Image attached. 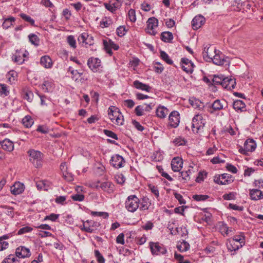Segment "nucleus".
<instances>
[{
  "instance_id": "obj_63",
  "label": "nucleus",
  "mask_w": 263,
  "mask_h": 263,
  "mask_svg": "<svg viewBox=\"0 0 263 263\" xmlns=\"http://www.w3.org/2000/svg\"><path fill=\"white\" fill-rule=\"evenodd\" d=\"M41 238H45L46 237L52 236V234L48 231H40L37 234Z\"/></svg>"
},
{
  "instance_id": "obj_35",
  "label": "nucleus",
  "mask_w": 263,
  "mask_h": 263,
  "mask_svg": "<svg viewBox=\"0 0 263 263\" xmlns=\"http://www.w3.org/2000/svg\"><path fill=\"white\" fill-rule=\"evenodd\" d=\"M2 263H20V260L16 255L10 254L5 258Z\"/></svg>"
},
{
  "instance_id": "obj_31",
  "label": "nucleus",
  "mask_w": 263,
  "mask_h": 263,
  "mask_svg": "<svg viewBox=\"0 0 263 263\" xmlns=\"http://www.w3.org/2000/svg\"><path fill=\"white\" fill-rule=\"evenodd\" d=\"M139 199L135 196L133 195V212L135 211L139 207L141 210L145 209V205L141 204L139 205Z\"/></svg>"
},
{
  "instance_id": "obj_61",
  "label": "nucleus",
  "mask_w": 263,
  "mask_h": 263,
  "mask_svg": "<svg viewBox=\"0 0 263 263\" xmlns=\"http://www.w3.org/2000/svg\"><path fill=\"white\" fill-rule=\"evenodd\" d=\"M144 110H145V109L143 108V106L141 105L137 106L135 109V113L138 116H142Z\"/></svg>"
},
{
  "instance_id": "obj_17",
  "label": "nucleus",
  "mask_w": 263,
  "mask_h": 263,
  "mask_svg": "<svg viewBox=\"0 0 263 263\" xmlns=\"http://www.w3.org/2000/svg\"><path fill=\"white\" fill-rule=\"evenodd\" d=\"M25 186L23 183L20 182H15L11 187V192L14 195H19L23 192Z\"/></svg>"
},
{
  "instance_id": "obj_11",
  "label": "nucleus",
  "mask_w": 263,
  "mask_h": 263,
  "mask_svg": "<svg viewBox=\"0 0 263 263\" xmlns=\"http://www.w3.org/2000/svg\"><path fill=\"white\" fill-rule=\"evenodd\" d=\"M103 45L104 49H105L106 52L110 55L112 53L111 51L112 49H114L115 50H117L119 48L118 45L115 44L113 41H112L110 40H103Z\"/></svg>"
},
{
  "instance_id": "obj_34",
  "label": "nucleus",
  "mask_w": 263,
  "mask_h": 263,
  "mask_svg": "<svg viewBox=\"0 0 263 263\" xmlns=\"http://www.w3.org/2000/svg\"><path fill=\"white\" fill-rule=\"evenodd\" d=\"M161 39L165 42H170L173 39V35L171 32H163L161 34Z\"/></svg>"
},
{
  "instance_id": "obj_21",
  "label": "nucleus",
  "mask_w": 263,
  "mask_h": 263,
  "mask_svg": "<svg viewBox=\"0 0 263 263\" xmlns=\"http://www.w3.org/2000/svg\"><path fill=\"white\" fill-rule=\"evenodd\" d=\"M250 196L251 199L254 200H257L263 198L262 192L258 189L250 190Z\"/></svg>"
},
{
  "instance_id": "obj_25",
  "label": "nucleus",
  "mask_w": 263,
  "mask_h": 263,
  "mask_svg": "<svg viewBox=\"0 0 263 263\" xmlns=\"http://www.w3.org/2000/svg\"><path fill=\"white\" fill-rule=\"evenodd\" d=\"M1 144L4 150L8 152H11L13 150V143L8 139H5L2 142H1Z\"/></svg>"
},
{
  "instance_id": "obj_8",
  "label": "nucleus",
  "mask_w": 263,
  "mask_h": 263,
  "mask_svg": "<svg viewBox=\"0 0 263 263\" xmlns=\"http://www.w3.org/2000/svg\"><path fill=\"white\" fill-rule=\"evenodd\" d=\"M180 114L177 111H172L168 117V126L173 127H177L180 123Z\"/></svg>"
},
{
  "instance_id": "obj_46",
  "label": "nucleus",
  "mask_w": 263,
  "mask_h": 263,
  "mask_svg": "<svg viewBox=\"0 0 263 263\" xmlns=\"http://www.w3.org/2000/svg\"><path fill=\"white\" fill-rule=\"evenodd\" d=\"M173 143L176 146L185 145L186 141L184 138L179 137L173 140Z\"/></svg>"
},
{
  "instance_id": "obj_33",
  "label": "nucleus",
  "mask_w": 263,
  "mask_h": 263,
  "mask_svg": "<svg viewBox=\"0 0 263 263\" xmlns=\"http://www.w3.org/2000/svg\"><path fill=\"white\" fill-rule=\"evenodd\" d=\"M53 84L51 80H46L42 85V89L45 92H49L52 90Z\"/></svg>"
},
{
  "instance_id": "obj_5",
  "label": "nucleus",
  "mask_w": 263,
  "mask_h": 263,
  "mask_svg": "<svg viewBox=\"0 0 263 263\" xmlns=\"http://www.w3.org/2000/svg\"><path fill=\"white\" fill-rule=\"evenodd\" d=\"M158 20L154 17L148 18L147 22V32L151 35H155L157 33Z\"/></svg>"
},
{
  "instance_id": "obj_44",
  "label": "nucleus",
  "mask_w": 263,
  "mask_h": 263,
  "mask_svg": "<svg viewBox=\"0 0 263 263\" xmlns=\"http://www.w3.org/2000/svg\"><path fill=\"white\" fill-rule=\"evenodd\" d=\"M68 72H70L71 74V78L75 81H78L79 79L78 77V70L74 69L72 67L70 66L68 68Z\"/></svg>"
},
{
  "instance_id": "obj_30",
  "label": "nucleus",
  "mask_w": 263,
  "mask_h": 263,
  "mask_svg": "<svg viewBox=\"0 0 263 263\" xmlns=\"http://www.w3.org/2000/svg\"><path fill=\"white\" fill-rule=\"evenodd\" d=\"M15 21V18L14 17L11 16L5 18L2 24V27L4 29H7L13 25Z\"/></svg>"
},
{
  "instance_id": "obj_10",
  "label": "nucleus",
  "mask_w": 263,
  "mask_h": 263,
  "mask_svg": "<svg viewBox=\"0 0 263 263\" xmlns=\"http://www.w3.org/2000/svg\"><path fill=\"white\" fill-rule=\"evenodd\" d=\"M87 65L93 72H97L101 66V61L98 58H90L87 61Z\"/></svg>"
},
{
  "instance_id": "obj_37",
  "label": "nucleus",
  "mask_w": 263,
  "mask_h": 263,
  "mask_svg": "<svg viewBox=\"0 0 263 263\" xmlns=\"http://www.w3.org/2000/svg\"><path fill=\"white\" fill-rule=\"evenodd\" d=\"M17 73L16 71L14 70L10 71L6 75V77L8 80V81L10 83H13L15 81L16 78L17 77Z\"/></svg>"
},
{
  "instance_id": "obj_7",
  "label": "nucleus",
  "mask_w": 263,
  "mask_h": 263,
  "mask_svg": "<svg viewBox=\"0 0 263 263\" xmlns=\"http://www.w3.org/2000/svg\"><path fill=\"white\" fill-rule=\"evenodd\" d=\"M202 117L199 114H197L192 120V127L193 132H198L202 130L203 123L201 121Z\"/></svg>"
},
{
  "instance_id": "obj_32",
  "label": "nucleus",
  "mask_w": 263,
  "mask_h": 263,
  "mask_svg": "<svg viewBox=\"0 0 263 263\" xmlns=\"http://www.w3.org/2000/svg\"><path fill=\"white\" fill-rule=\"evenodd\" d=\"M168 114V110L163 106H159L156 110L157 116L160 118H164Z\"/></svg>"
},
{
  "instance_id": "obj_58",
  "label": "nucleus",
  "mask_w": 263,
  "mask_h": 263,
  "mask_svg": "<svg viewBox=\"0 0 263 263\" xmlns=\"http://www.w3.org/2000/svg\"><path fill=\"white\" fill-rule=\"evenodd\" d=\"M59 216H60L59 214L52 213V214H50L49 215L46 216L44 218V220H49L52 221H55L56 220L59 218Z\"/></svg>"
},
{
  "instance_id": "obj_42",
  "label": "nucleus",
  "mask_w": 263,
  "mask_h": 263,
  "mask_svg": "<svg viewBox=\"0 0 263 263\" xmlns=\"http://www.w3.org/2000/svg\"><path fill=\"white\" fill-rule=\"evenodd\" d=\"M178 249L181 251H186L190 248V245L186 241L183 240L181 243L177 246Z\"/></svg>"
},
{
  "instance_id": "obj_50",
  "label": "nucleus",
  "mask_w": 263,
  "mask_h": 263,
  "mask_svg": "<svg viewBox=\"0 0 263 263\" xmlns=\"http://www.w3.org/2000/svg\"><path fill=\"white\" fill-rule=\"evenodd\" d=\"M148 188L151 191V192L155 195L156 198L159 197V192L157 186H155L152 184H149L148 185Z\"/></svg>"
},
{
  "instance_id": "obj_18",
  "label": "nucleus",
  "mask_w": 263,
  "mask_h": 263,
  "mask_svg": "<svg viewBox=\"0 0 263 263\" xmlns=\"http://www.w3.org/2000/svg\"><path fill=\"white\" fill-rule=\"evenodd\" d=\"M183 162L179 157L174 158L171 162L172 170L174 172H179L182 167Z\"/></svg>"
},
{
  "instance_id": "obj_27",
  "label": "nucleus",
  "mask_w": 263,
  "mask_h": 263,
  "mask_svg": "<svg viewBox=\"0 0 263 263\" xmlns=\"http://www.w3.org/2000/svg\"><path fill=\"white\" fill-rule=\"evenodd\" d=\"M233 106L234 109L236 111H242L246 108L245 103L242 101L239 100L234 101Z\"/></svg>"
},
{
  "instance_id": "obj_20",
  "label": "nucleus",
  "mask_w": 263,
  "mask_h": 263,
  "mask_svg": "<svg viewBox=\"0 0 263 263\" xmlns=\"http://www.w3.org/2000/svg\"><path fill=\"white\" fill-rule=\"evenodd\" d=\"M124 159L123 157L119 155H116L111 157L110 163L115 168H119L122 166Z\"/></svg>"
},
{
  "instance_id": "obj_36",
  "label": "nucleus",
  "mask_w": 263,
  "mask_h": 263,
  "mask_svg": "<svg viewBox=\"0 0 263 263\" xmlns=\"http://www.w3.org/2000/svg\"><path fill=\"white\" fill-rule=\"evenodd\" d=\"M9 94L8 86L5 84H0V96L6 97Z\"/></svg>"
},
{
  "instance_id": "obj_2",
  "label": "nucleus",
  "mask_w": 263,
  "mask_h": 263,
  "mask_svg": "<svg viewBox=\"0 0 263 263\" xmlns=\"http://www.w3.org/2000/svg\"><path fill=\"white\" fill-rule=\"evenodd\" d=\"M108 115L113 123L116 124L118 125H121L123 124V116L117 107L114 106L109 107Z\"/></svg>"
},
{
  "instance_id": "obj_54",
  "label": "nucleus",
  "mask_w": 263,
  "mask_h": 263,
  "mask_svg": "<svg viewBox=\"0 0 263 263\" xmlns=\"http://www.w3.org/2000/svg\"><path fill=\"white\" fill-rule=\"evenodd\" d=\"M33 230V229L28 226H26L20 229L17 232V235H20L27 233H29L31 232Z\"/></svg>"
},
{
  "instance_id": "obj_3",
  "label": "nucleus",
  "mask_w": 263,
  "mask_h": 263,
  "mask_svg": "<svg viewBox=\"0 0 263 263\" xmlns=\"http://www.w3.org/2000/svg\"><path fill=\"white\" fill-rule=\"evenodd\" d=\"M256 147V143L253 139H248L244 143L243 147L239 149L240 153L247 155L248 152H252L255 151Z\"/></svg>"
},
{
  "instance_id": "obj_60",
  "label": "nucleus",
  "mask_w": 263,
  "mask_h": 263,
  "mask_svg": "<svg viewBox=\"0 0 263 263\" xmlns=\"http://www.w3.org/2000/svg\"><path fill=\"white\" fill-rule=\"evenodd\" d=\"M105 7L109 11L114 12L117 10V7L115 6L114 4L111 3H105Z\"/></svg>"
},
{
  "instance_id": "obj_9",
  "label": "nucleus",
  "mask_w": 263,
  "mask_h": 263,
  "mask_svg": "<svg viewBox=\"0 0 263 263\" xmlns=\"http://www.w3.org/2000/svg\"><path fill=\"white\" fill-rule=\"evenodd\" d=\"M217 51L214 46H210L208 48L204 47L203 51V57L207 61H210L215 56Z\"/></svg>"
},
{
  "instance_id": "obj_64",
  "label": "nucleus",
  "mask_w": 263,
  "mask_h": 263,
  "mask_svg": "<svg viewBox=\"0 0 263 263\" xmlns=\"http://www.w3.org/2000/svg\"><path fill=\"white\" fill-rule=\"evenodd\" d=\"M152 158L156 161H159L162 159V156L160 152H156L152 156Z\"/></svg>"
},
{
  "instance_id": "obj_4",
  "label": "nucleus",
  "mask_w": 263,
  "mask_h": 263,
  "mask_svg": "<svg viewBox=\"0 0 263 263\" xmlns=\"http://www.w3.org/2000/svg\"><path fill=\"white\" fill-rule=\"evenodd\" d=\"M217 65H229L230 63V59L226 57L222 52L218 50L215 56L211 60Z\"/></svg>"
},
{
  "instance_id": "obj_57",
  "label": "nucleus",
  "mask_w": 263,
  "mask_h": 263,
  "mask_svg": "<svg viewBox=\"0 0 263 263\" xmlns=\"http://www.w3.org/2000/svg\"><path fill=\"white\" fill-rule=\"evenodd\" d=\"M95 255L99 263H104L105 259L98 250L95 251Z\"/></svg>"
},
{
  "instance_id": "obj_12",
  "label": "nucleus",
  "mask_w": 263,
  "mask_h": 263,
  "mask_svg": "<svg viewBox=\"0 0 263 263\" xmlns=\"http://www.w3.org/2000/svg\"><path fill=\"white\" fill-rule=\"evenodd\" d=\"M181 62L183 71L187 73H191L193 71L194 64L191 61L186 58H182Z\"/></svg>"
},
{
  "instance_id": "obj_39",
  "label": "nucleus",
  "mask_w": 263,
  "mask_h": 263,
  "mask_svg": "<svg viewBox=\"0 0 263 263\" xmlns=\"http://www.w3.org/2000/svg\"><path fill=\"white\" fill-rule=\"evenodd\" d=\"M33 123V120L29 116H26L22 120L23 124L27 128L31 127Z\"/></svg>"
},
{
  "instance_id": "obj_24",
  "label": "nucleus",
  "mask_w": 263,
  "mask_h": 263,
  "mask_svg": "<svg viewBox=\"0 0 263 263\" xmlns=\"http://www.w3.org/2000/svg\"><path fill=\"white\" fill-rule=\"evenodd\" d=\"M133 85L135 88L141 90L149 92L151 90V87L145 84L142 83L139 81H135Z\"/></svg>"
},
{
  "instance_id": "obj_62",
  "label": "nucleus",
  "mask_w": 263,
  "mask_h": 263,
  "mask_svg": "<svg viewBox=\"0 0 263 263\" xmlns=\"http://www.w3.org/2000/svg\"><path fill=\"white\" fill-rule=\"evenodd\" d=\"M223 79L224 78L221 77L215 76L213 79V81L215 84H220L222 86Z\"/></svg>"
},
{
  "instance_id": "obj_1",
  "label": "nucleus",
  "mask_w": 263,
  "mask_h": 263,
  "mask_svg": "<svg viewBox=\"0 0 263 263\" xmlns=\"http://www.w3.org/2000/svg\"><path fill=\"white\" fill-rule=\"evenodd\" d=\"M29 156V160L36 167L38 168L42 165L43 154L40 151L30 149L27 151Z\"/></svg>"
},
{
  "instance_id": "obj_51",
  "label": "nucleus",
  "mask_w": 263,
  "mask_h": 263,
  "mask_svg": "<svg viewBox=\"0 0 263 263\" xmlns=\"http://www.w3.org/2000/svg\"><path fill=\"white\" fill-rule=\"evenodd\" d=\"M91 215L95 216L102 217L104 219L107 218L109 216L108 213L104 212L91 211Z\"/></svg>"
},
{
  "instance_id": "obj_28",
  "label": "nucleus",
  "mask_w": 263,
  "mask_h": 263,
  "mask_svg": "<svg viewBox=\"0 0 263 263\" xmlns=\"http://www.w3.org/2000/svg\"><path fill=\"white\" fill-rule=\"evenodd\" d=\"M193 172V167L192 166H190L189 168L185 171H182L180 173V177L182 178V179L184 181H187L190 180L191 177L190 176Z\"/></svg>"
},
{
  "instance_id": "obj_16",
  "label": "nucleus",
  "mask_w": 263,
  "mask_h": 263,
  "mask_svg": "<svg viewBox=\"0 0 263 263\" xmlns=\"http://www.w3.org/2000/svg\"><path fill=\"white\" fill-rule=\"evenodd\" d=\"M235 79L232 78L226 77L223 80V84L222 86L228 90H231L235 87L236 86Z\"/></svg>"
},
{
  "instance_id": "obj_45",
  "label": "nucleus",
  "mask_w": 263,
  "mask_h": 263,
  "mask_svg": "<svg viewBox=\"0 0 263 263\" xmlns=\"http://www.w3.org/2000/svg\"><path fill=\"white\" fill-rule=\"evenodd\" d=\"M112 23V21L110 18L106 17L103 18L100 22V26L102 28L108 27Z\"/></svg>"
},
{
  "instance_id": "obj_13",
  "label": "nucleus",
  "mask_w": 263,
  "mask_h": 263,
  "mask_svg": "<svg viewBox=\"0 0 263 263\" xmlns=\"http://www.w3.org/2000/svg\"><path fill=\"white\" fill-rule=\"evenodd\" d=\"M95 186L97 189L101 188L102 190L108 193H111L114 190V185L108 181L101 183L98 181L96 183Z\"/></svg>"
},
{
  "instance_id": "obj_53",
  "label": "nucleus",
  "mask_w": 263,
  "mask_h": 263,
  "mask_svg": "<svg viewBox=\"0 0 263 263\" xmlns=\"http://www.w3.org/2000/svg\"><path fill=\"white\" fill-rule=\"evenodd\" d=\"M231 239L234 240L235 242L238 243L239 245H242V246L245 245V238L243 236H235Z\"/></svg>"
},
{
  "instance_id": "obj_48",
  "label": "nucleus",
  "mask_w": 263,
  "mask_h": 263,
  "mask_svg": "<svg viewBox=\"0 0 263 263\" xmlns=\"http://www.w3.org/2000/svg\"><path fill=\"white\" fill-rule=\"evenodd\" d=\"M81 229L85 232L90 233H93L95 231V229L90 228V226H89V223H87V220L83 222V228H81Z\"/></svg>"
},
{
  "instance_id": "obj_43",
  "label": "nucleus",
  "mask_w": 263,
  "mask_h": 263,
  "mask_svg": "<svg viewBox=\"0 0 263 263\" xmlns=\"http://www.w3.org/2000/svg\"><path fill=\"white\" fill-rule=\"evenodd\" d=\"M0 208L6 209V214L10 216L11 218H13L14 216V212H13V208L11 206H8L5 205H0Z\"/></svg>"
},
{
  "instance_id": "obj_22",
  "label": "nucleus",
  "mask_w": 263,
  "mask_h": 263,
  "mask_svg": "<svg viewBox=\"0 0 263 263\" xmlns=\"http://www.w3.org/2000/svg\"><path fill=\"white\" fill-rule=\"evenodd\" d=\"M227 247L230 252L236 251L241 248L242 245H239L235 242L234 240L230 239L227 242Z\"/></svg>"
},
{
  "instance_id": "obj_56",
  "label": "nucleus",
  "mask_w": 263,
  "mask_h": 263,
  "mask_svg": "<svg viewBox=\"0 0 263 263\" xmlns=\"http://www.w3.org/2000/svg\"><path fill=\"white\" fill-rule=\"evenodd\" d=\"M67 41L70 47L73 48H76V42L74 37L72 35H69L67 38Z\"/></svg>"
},
{
  "instance_id": "obj_41",
  "label": "nucleus",
  "mask_w": 263,
  "mask_h": 263,
  "mask_svg": "<svg viewBox=\"0 0 263 263\" xmlns=\"http://www.w3.org/2000/svg\"><path fill=\"white\" fill-rule=\"evenodd\" d=\"M47 182L45 180H41L36 182V185L39 190L47 191L48 190Z\"/></svg>"
},
{
  "instance_id": "obj_47",
  "label": "nucleus",
  "mask_w": 263,
  "mask_h": 263,
  "mask_svg": "<svg viewBox=\"0 0 263 263\" xmlns=\"http://www.w3.org/2000/svg\"><path fill=\"white\" fill-rule=\"evenodd\" d=\"M160 56L162 59L167 64L170 65L173 64V61L170 58L168 55L165 52L161 51L160 52Z\"/></svg>"
},
{
  "instance_id": "obj_14",
  "label": "nucleus",
  "mask_w": 263,
  "mask_h": 263,
  "mask_svg": "<svg viewBox=\"0 0 263 263\" xmlns=\"http://www.w3.org/2000/svg\"><path fill=\"white\" fill-rule=\"evenodd\" d=\"M15 255L17 258L28 257L31 255L30 250L25 247L20 246L16 248Z\"/></svg>"
},
{
  "instance_id": "obj_26",
  "label": "nucleus",
  "mask_w": 263,
  "mask_h": 263,
  "mask_svg": "<svg viewBox=\"0 0 263 263\" xmlns=\"http://www.w3.org/2000/svg\"><path fill=\"white\" fill-rule=\"evenodd\" d=\"M22 96L23 98L31 102L33 99V93L27 88H24L22 90Z\"/></svg>"
},
{
  "instance_id": "obj_38",
  "label": "nucleus",
  "mask_w": 263,
  "mask_h": 263,
  "mask_svg": "<svg viewBox=\"0 0 263 263\" xmlns=\"http://www.w3.org/2000/svg\"><path fill=\"white\" fill-rule=\"evenodd\" d=\"M223 107V103L219 100H215L212 104V108L214 111L220 110Z\"/></svg>"
},
{
  "instance_id": "obj_29",
  "label": "nucleus",
  "mask_w": 263,
  "mask_h": 263,
  "mask_svg": "<svg viewBox=\"0 0 263 263\" xmlns=\"http://www.w3.org/2000/svg\"><path fill=\"white\" fill-rule=\"evenodd\" d=\"M221 180L223 185L229 184L233 182L234 180V177L231 175L224 173L221 175Z\"/></svg>"
},
{
  "instance_id": "obj_55",
  "label": "nucleus",
  "mask_w": 263,
  "mask_h": 263,
  "mask_svg": "<svg viewBox=\"0 0 263 263\" xmlns=\"http://www.w3.org/2000/svg\"><path fill=\"white\" fill-rule=\"evenodd\" d=\"M127 30L126 29V27L124 26H121L118 27L117 29V34L121 37L124 36Z\"/></svg>"
},
{
  "instance_id": "obj_6",
  "label": "nucleus",
  "mask_w": 263,
  "mask_h": 263,
  "mask_svg": "<svg viewBox=\"0 0 263 263\" xmlns=\"http://www.w3.org/2000/svg\"><path fill=\"white\" fill-rule=\"evenodd\" d=\"M149 247L152 253L154 255L165 254L167 252L166 248L158 242H151Z\"/></svg>"
},
{
  "instance_id": "obj_23",
  "label": "nucleus",
  "mask_w": 263,
  "mask_h": 263,
  "mask_svg": "<svg viewBox=\"0 0 263 263\" xmlns=\"http://www.w3.org/2000/svg\"><path fill=\"white\" fill-rule=\"evenodd\" d=\"M40 63L46 68H51L53 64L51 59L48 55H44L41 57Z\"/></svg>"
},
{
  "instance_id": "obj_19",
  "label": "nucleus",
  "mask_w": 263,
  "mask_h": 263,
  "mask_svg": "<svg viewBox=\"0 0 263 263\" xmlns=\"http://www.w3.org/2000/svg\"><path fill=\"white\" fill-rule=\"evenodd\" d=\"M189 102L193 107L199 111L203 110L204 108V103L195 98L190 99Z\"/></svg>"
},
{
  "instance_id": "obj_49",
  "label": "nucleus",
  "mask_w": 263,
  "mask_h": 263,
  "mask_svg": "<svg viewBox=\"0 0 263 263\" xmlns=\"http://www.w3.org/2000/svg\"><path fill=\"white\" fill-rule=\"evenodd\" d=\"M20 16L21 17L22 19H23L25 21L29 23L32 26H35L34 25V21L29 15H26L24 13H21Z\"/></svg>"
},
{
  "instance_id": "obj_15",
  "label": "nucleus",
  "mask_w": 263,
  "mask_h": 263,
  "mask_svg": "<svg viewBox=\"0 0 263 263\" xmlns=\"http://www.w3.org/2000/svg\"><path fill=\"white\" fill-rule=\"evenodd\" d=\"M204 22L205 18L203 16L201 15L196 16L192 21L193 28L194 30L199 29L204 24Z\"/></svg>"
},
{
  "instance_id": "obj_40",
  "label": "nucleus",
  "mask_w": 263,
  "mask_h": 263,
  "mask_svg": "<svg viewBox=\"0 0 263 263\" xmlns=\"http://www.w3.org/2000/svg\"><path fill=\"white\" fill-rule=\"evenodd\" d=\"M29 41L31 43L35 46H37L39 45L40 39L38 36L34 34H31L28 36Z\"/></svg>"
},
{
  "instance_id": "obj_59",
  "label": "nucleus",
  "mask_w": 263,
  "mask_h": 263,
  "mask_svg": "<svg viewBox=\"0 0 263 263\" xmlns=\"http://www.w3.org/2000/svg\"><path fill=\"white\" fill-rule=\"evenodd\" d=\"M236 193L234 192H230L229 194H225L223 195L222 197L224 200H230L234 199L235 198Z\"/></svg>"
},
{
  "instance_id": "obj_52",
  "label": "nucleus",
  "mask_w": 263,
  "mask_h": 263,
  "mask_svg": "<svg viewBox=\"0 0 263 263\" xmlns=\"http://www.w3.org/2000/svg\"><path fill=\"white\" fill-rule=\"evenodd\" d=\"M193 199L197 201H205L209 198L207 195H194Z\"/></svg>"
}]
</instances>
